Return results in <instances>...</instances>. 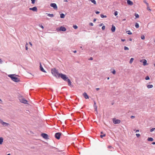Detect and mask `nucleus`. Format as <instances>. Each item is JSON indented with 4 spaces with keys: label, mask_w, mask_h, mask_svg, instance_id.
<instances>
[{
    "label": "nucleus",
    "mask_w": 155,
    "mask_h": 155,
    "mask_svg": "<svg viewBox=\"0 0 155 155\" xmlns=\"http://www.w3.org/2000/svg\"><path fill=\"white\" fill-rule=\"evenodd\" d=\"M15 74H10L8 75V76L11 78L12 80L13 81L16 82H18L20 81V79L15 76Z\"/></svg>",
    "instance_id": "obj_1"
},
{
    "label": "nucleus",
    "mask_w": 155,
    "mask_h": 155,
    "mask_svg": "<svg viewBox=\"0 0 155 155\" xmlns=\"http://www.w3.org/2000/svg\"><path fill=\"white\" fill-rule=\"evenodd\" d=\"M51 72L53 75L57 78H58L59 74H60L58 73V71L55 68L52 69Z\"/></svg>",
    "instance_id": "obj_2"
},
{
    "label": "nucleus",
    "mask_w": 155,
    "mask_h": 155,
    "mask_svg": "<svg viewBox=\"0 0 155 155\" xmlns=\"http://www.w3.org/2000/svg\"><path fill=\"white\" fill-rule=\"evenodd\" d=\"M61 78L64 81H68V77L65 74L62 73H60L59 74V76L58 78Z\"/></svg>",
    "instance_id": "obj_3"
},
{
    "label": "nucleus",
    "mask_w": 155,
    "mask_h": 155,
    "mask_svg": "<svg viewBox=\"0 0 155 155\" xmlns=\"http://www.w3.org/2000/svg\"><path fill=\"white\" fill-rule=\"evenodd\" d=\"M56 30L57 31H66V29L65 27L61 26L60 27L57 28H56Z\"/></svg>",
    "instance_id": "obj_4"
},
{
    "label": "nucleus",
    "mask_w": 155,
    "mask_h": 155,
    "mask_svg": "<svg viewBox=\"0 0 155 155\" xmlns=\"http://www.w3.org/2000/svg\"><path fill=\"white\" fill-rule=\"evenodd\" d=\"M61 134V133L60 132H57L54 135L55 138L57 139H60Z\"/></svg>",
    "instance_id": "obj_5"
},
{
    "label": "nucleus",
    "mask_w": 155,
    "mask_h": 155,
    "mask_svg": "<svg viewBox=\"0 0 155 155\" xmlns=\"http://www.w3.org/2000/svg\"><path fill=\"white\" fill-rule=\"evenodd\" d=\"M41 136L45 139H49L48 136L45 133H42L41 134Z\"/></svg>",
    "instance_id": "obj_6"
},
{
    "label": "nucleus",
    "mask_w": 155,
    "mask_h": 155,
    "mask_svg": "<svg viewBox=\"0 0 155 155\" xmlns=\"http://www.w3.org/2000/svg\"><path fill=\"white\" fill-rule=\"evenodd\" d=\"M50 6L55 10L57 9L58 7L56 4L55 3H51L50 4Z\"/></svg>",
    "instance_id": "obj_7"
},
{
    "label": "nucleus",
    "mask_w": 155,
    "mask_h": 155,
    "mask_svg": "<svg viewBox=\"0 0 155 155\" xmlns=\"http://www.w3.org/2000/svg\"><path fill=\"white\" fill-rule=\"evenodd\" d=\"M140 62H143V64L144 66L148 65V64L147 63V61L146 59H143L140 60Z\"/></svg>",
    "instance_id": "obj_8"
},
{
    "label": "nucleus",
    "mask_w": 155,
    "mask_h": 155,
    "mask_svg": "<svg viewBox=\"0 0 155 155\" xmlns=\"http://www.w3.org/2000/svg\"><path fill=\"white\" fill-rule=\"evenodd\" d=\"M120 122V120L118 119H114L113 120V122L114 124H119Z\"/></svg>",
    "instance_id": "obj_9"
},
{
    "label": "nucleus",
    "mask_w": 155,
    "mask_h": 155,
    "mask_svg": "<svg viewBox=\"0 0 155 155\" xmlns=\"http://www.w3.org/2000/svg\"><path fill=\"white\" fill-rule=\"evenodd\" d=\"M20 102L25 104H27V101L24 98H22L20 99Z\"/></svg>",
    "instance_id": "obj_10"
},
{
    "label": "nucleus",
    "mask_w": 155,
    "mask_h": 155,
    "mask_svg": "<svg viewBox=\"0 0 155 155\" xmlns=\"http://www.w3.org/2000/svg\"><path fill=\"white\" fill-rule=\"evenodd\" d=\"M40 69L41 71L43 72L46 73V72L43 68L41 63H40Z\"/></svg>",
    "instance_id": "obj_11"
},
{
    "label": "nucleus",
    "mask_w": 155,
    "mask_h": 155,
    "mask_svg": "<svg viewBox=\"0 0 155 155\" xmlns=\"http://www.w3.org/2000/svg\"><path fill=\"white\" fill-rule=\"evenodd\" d=\"M127 3L128 5H133V3L130 0H127Z\"/></svg>",
    "instance_id": "obj_12"
},
{
    "label": "nucleus",
    "mask_w": 155,
    "mask_h": 155,
    "mask_svg": "<svg viewBox=\"0 0 155 155\" xmlns=\"http://www.w3.org/2000/svg\"><path fill=\"white\" fill-rule=\"evenodd\" d=\"M2 124L4 126H7L9 125V124L8 123L4 122L2 121L1 122Z\"/></svg>",
    "instance_id": "obj_13"
},
{
    "label": "nucleus",
    "mask_w": 155,
    "mask_h": 155,
    "mask_svg": "<svg viewBox=\"0 0 155 155\" xmlns=\"http://www.w3.org/2000/svg\"><path fill=\"white\" fill-rule=\"evenodd\" d=\"M83 95L86 99H88L89 98L88 96L86 93H84L83 94Z\"/></svg>",
    "instance_id": "obj_14"
},
{
    "label": "nucleus",
    "mask_w": 155,
    "mask_h": 155,
    "mask_svg": "<svg viewBox=\"0 0 155 155\" xmlns=\"http://www.w3.org/2000/svg\"><path fill=\"white\" fill-rule=\"evenodd\" d=\"M115 27L114 25H112L111 30L112 32H114L115 30Z\"/></svg>",
    "instance_id": "obj_15"
},
{
    "label": "nucleus",
    "mask_w": 155,
    "mask_h": 155,
    "mask_svg": "<svg viewBox=\"0 0 155 155\" xmlns=\"http://www.w3.org/2000/svg\"><path fill=\"white\" fill-rule=\"evenodd\" d=\"M34 12H37V8L35 6L32 8V10Z\"/></svg>",
    "instance_id": "obj_16"
},
{
    "label": "nucleus",
    "mask_w": 155,
    "mask_h": 155,
    "mask_svg": "<svg viewBox=\"0 0 155 155\" xmlns=\"http://www.w3.org/2000/svg\"><path fill=\"white\" fill-rule=\"evenodd\" d=\"M3 141V139L2 137H0V144H2Z\"/></svg>",
    "instance_id": "obj_17"
},
{
    "label": "nucleus",
    "mask_w": 155,
    "mask_h": 155,
    "mask_svg": "<svg viewBox=\"0 0 155 155\" xmlns=\"http://www.w3.org/2000/svg\"><path fill=\"white\" fill-rule=\"evenodd\" d=\"M68 85H69L71 87H72L73 86V85L71 84V82L69 79H68Z\"/></svg>",
    "instance_id": "obj_18"
},
{
    "label": "nucleus",
    "mask_w": 155,
    "mask_h": 155,
    "mask_svg": "<svg viewBox=\"0 0 155 155\" xmlns=\"http://www.w3.org/2000/svg\"><path fill=\"white\" fill-rule=\"evenodd\" d=\"M153 87V85H148L147 86V87L148 89L152 88Z\"/></svg>",
    "instance_id": "obj_19"
},
{
    "label": "nucleus",
    "mask_w": 155,
    "mask_h": 155,
    "mask_svg": "<svg viewBox=\"0 0 155 155\" xmlns=\"http://www.w3.org/2000/svg\"><path fill=\"white\" fill-rule=\"evenodd\" d=\"M46 14L48 16L51 17V18H52L54 17V15L53 14L46 13Z\"/></svg>",
    "instance_id": "obj_20"
},
{
    "label": "nucleus",
    "mask_w": 155,
    "mask_h": 155,
    "mask_svg": "<svg viewBox=\"0 0 155 155\" xmlns=\"http://www.w3.org/2000/svg\"><path fill=\"white\" fill-rule=\"evenodd\" d=\"M65 15L63 13H61L60 14V18H64L65 17Z\"/></svg>",
    "instance_id": "obj_21"
},
{
    "label": "nucleus",
    "mask_w": 155,
    "mask_h": 155,
    "mask_svg": "<svg viewBox=\"0 0 155 155\" xmlns=\"http://www.w3.org/2000/svg\"><path fill=\"white\" fill-rule=\"evenodd\" d=\"M93 3L94 5H96V2L95 0H89Z\"/></svg>",
    "instance_id": "obj_22"
},
{
    "label": "nucleus",
    "mask_w": 155,
    "mask_h": 155,
    "mask_svg": "<svg viewBox=\"0 0 155 155\" xmlns=\"http://www.w3.org/2000/svg\"><path fill=\"white\" fill-rule=\"evenodd\" d=\"M147 140L148 141H152L153 140V139L152 137H149L147 139Z\"/></svg>",
    "instance_id": "obj_23"
},
{
    "label": "nucleus",
    "mask_w": 155,
    "mask_h": 155,
    "mask_svg": "<svg viewBox=\"0 0 155 155\" xmlns=\"http://www.w3.org/2000/svg\"><path fill=\"white\" fill-rule=\"evenodd\" d=\"M135 26L136 28H138L139 27V24L137 23H136Z\"/></svg>",
    "instance_id": "obj_24"
},
{
    "label": "nucleus",
    "mask_w": 155,
    "mask_h": 155,
    "mask_svg": "<svg viewBox=\"0 0 155 155\" xmlns=\"http://www.w3.org/2000/svg\"><path fill=\"white\" fill-rule=\"evenodd\" d=\"M134 60V59L133 58H131L130 59V63L131 64L133 62V60Z\"/></svg>",
    "instance_id": "obj_25"
},
{
    "label": "nucleus",
    "mask_w": 155,
    "mask_h": 155,
    "mask_svg": "<svg viewBox=\"0 0 155 155\" xmlns=\"http://www.w3.org/2000/svg\"><path fill=\"white\" fill-rule=\"evenodd\" d=\"M101 17L102 18H106L107 17V16L106 15H104L103 14H101Z\"/></svg>",
    "instance_id": "obj_26"
},
{
    "label": "nucleus",
    "mask_w": 155,
    "mask_h": 155,
    "mask_svg": "<svg viewBox=\"0 0 155 155\" xmlns=\"http://www.w3.org/2000/svg\"><path fill=\"white\" fill-rule=\"evenodd\" d=\"M108 148H110V150L112 151V149H113V148L111 146H108L107 147Z\"/></svg>",
    "instance_id": "obj_27"
},
{
    "label": "nucleus",
    "mask_w": 155,
    "mask_h": 155,
    "mask_svg": "<svg viewBox=\"0 0 155 155\" xmlns=\"http://www.w3.org/2000/svg\"><path fill=\"white\" fill-rule=\"evenodd\" d=\"M141 38L142 39L144 40L145 39V36L143 35H142L141 36Z\"/></svg>",
    "instance_id": "obj_28"
},
{
    "label": "nucleus",
    "mask_w": 155,
    "mask_h": 155,
    "mask_svg": "<svg viewBox=\"0 0 155 155\" xmlns=\"http://www.w3.org/2000/svg\"><path fill=\"white\" fill-rule=\"evenodd\" d=\"M127 34L129 35H131L132 34V33L130 32V31H127Z\"/></svg>",
    "instance_id": "obj_29"
},
{
    "label": "nucleus",
    "mask_w": 155,
    "mask_h": 155,
    "mask_svg": "<svg viewBox=\"0 0 155 155\" xmlns=\"http://www.w3.org/2000/svg\"><path fill=\"white\" fill-rule=\"evenodd\" d=\"M135 16L136 18H139V15L135 13Z\"/></svg>",
    "instance_id": "obj_30"
},
{
    "label": "nucleus",
    "mask_w": 155,
    "mask_h": 155,
    "mask_svg": "<svg viewBox=\"0 0 155 155\" xmlns=\"http://www.w3.org/2000/svg\"><path fill=\"white\" fill-rule=\"evenodd\" d=\"M124 50H129V49L126 46H124Z\"/></svg>",
    "instance_id": "obj_31"
},
{
    "label": "nucleus",
    "mask_w": 155,
    "mask_h": 155,
    "mask_svg": "<svg viewBox=\"0 0 155 155\" xmlns=\"http://www.w3.org/2000/svg\"><path fill=\"white\" fill-rule=\"evenodd\" d=\"M106 135L105 134H104L103 135H101L100 137L101 138H102L103 137H105Z\"/></svg>",
    "instance_id": "obj_32"
},
{
    "label": "nucleus",
    "mask_w": 155,
    "mask_h": 155,
    "mask_svg": "<svg viewBox=\"0 0 155 155\" xmlns=\"http://www.w3.org/2000/svg\"><path fill=\"white\" fill-rule=\"evenodd\" d=\"M73 27L75 29H76L78 28V27L76 25H73Z\"/></svg>",
    "instance_id": "obj_33"
},
{
    "label": "nucleus",
    "mask_w": 155,
    "mask_h": 155,
    "mask_svg": "<svg viewBox=\"0 0 155 155\" xmlns=\"http://www.w3.org/2000/svg\"><path fill=\"white\" fill-rule=\"evenodd\" d=\"M112 72L114 74H116V71L114 69Z\"/></svg>",
    "instance_id": "obj_34"
},
{
    "label": "nucleus",
    "mask_w": 155,
    "mask_h": 155,
    "mask_svg": "<svg viewBox=\"0 0 155 155\" xmlns=\"http://www.w3.org/2000/svg\"><path fill=\"white\" fill-rule=\"evenodd\" d=\"M145 79L147 80H149L150 79V78L148 76H147L145 78Z\"/></svg>",
    "instance_id": "obj_35"
},
{
    "label": "nucleus",
    "mask_w": 155,
    "mask_h": 155,
    "mask_svg": "<svg viewBox=\"0 0 155 155\" xmlns=\"http://www.w3.org/2000/svg\"><path fill=\"white\" fill-rule=\"evenodd\" d=\"M31 3L32 4H34L35 3V0H31Z\"/></svg>",
    "instance_id": "obj_36"
},
{
    "label": "nucleus",
    "mask_w": 155,
    "mask_h": 155,
    "mask_svg": "<svg viewBox=\"0 0 155 155\" xmlns=\"http://www.w3.org/2000/svg\"><path fill=\"white\" fill-rule=\"evenodd\" d=\"M114 15L117 16L118 14V12L117 11H115L114 13Z\"/></svg>",
    "instance_id": "obj_37"
},
{
    "label": "nucleus",
    "mask_w": 155,
    "mask_h": 155,
    "mask_svg": "<svg viewBox=\"0 0 155 155\" xmlns=\"http://www.w3.org/2000/svg\"><path fill=\"white\" fill-rule=\"evenodd\" d=\"M155 128H152L151 129H150V131L151 132L153 131H154V130H155Z\"/></svg>",
    "instance_id": "obj_38"
},
{
    "label": "nucleus",
    "mask_w": 155,
    "mask_h": 155,
    "mask_svg": "<svg viewBox=\"0 0 155 155\" xmlns=\"http://www.w3.org/2000/svg\"><path fill=\"white\" fill-rule=\"evenodd\" d=\"M105 28V26L104 25L102 26V29L104 30Z\"/></svg>",
    "instance_id": "obj_39"
},
{
    "label": "nucleus",
    "mask_w": 155,
    "mask_h": 155,
    "mask_svg": "<svg viewBox=\"0 0 155 155\" xmlns=\"http://www.w3.org/2000/svg\"><path fill=\"white\" fill-rule=\"evenodd\" d=\"M136 136L137 137H138L140 136V135L139 134H136Z\"/></svg>",
    "instance_id": "obj_40"
},
{
    "label": "nucleus",
    "mask_w": 155,
    "mask_h": 155,
    "mask_svg": "<svg viewBox=\"0 0 155 155\" xmlns=\"http://www.w3.org/2000/svg\"><path fill=\"white\" fill-rule=\"evenodd\" d=\"M91 26H93L94 25V24L92 23L91 22L89 24Z\"/></svg>",
    "instance_id": "obj_41"
},
{
    "label": "nucleus",
    "mask_w": 155,
    "mask_h": 155,
    "mask_svg": "<svg viewBox=\"0 0 155 155\" xmlns=\"http://www.w3.org/2000/svg\"><path fill=\"white\" fill-rule=\"evenodd\" d=\"M39 26L41 28L43 29L44 28V26L42 25H39Z\"/></svg>",
    "instance_id": "obj_42"
},
{
    "label": "nucleus",
    "mask_w": 155,
    "mask_h": 155,
    "mask_svg": "<svg viewBox=\"0 0 155 155\" xmlns=\"http://www.w3.org/2000/svg\"><path fill=\"white\" fill-rule=\"evenodd\" d=\"M144 2L146 4V5H147V6H149V4L147 3L145 1Z\"/></svg>",
    "instance_id": "obj_43"
},
{
    "label": "nucleus",
    "mask_w": 155,
    "mask_h": 155,
    "mask_svg": "<svg viewBox=\"0 0 155 155\" xmlns=\"http://www.w3.org/2000/svg\"><path fill=\"white\" fill-rule=\"evenodd\" d=\"M135 117L134 116H131V118H132V119H133Z\"/></svg>",
    "instance_id": "obj_44"
},
{
    "label": "nucleus",
    "mask_w": 155,
    "mask_h": 155,
    "mask_svg": "<svg viewBox=\"0 0 155 155\" xmlns=\"http://www.w3.org/2000/svg\"><path fill=\"white\" fill-rule=\"evenodd\" d=\"M95 13L96 14H99L100 13V12H99V11H97V12H96Z\"/></svg>",
    "instance_id": "obj_45"
},
{
    "label": "nucleus",
    "mask_w": 155,
    "mask_h": 155,
    "mask_svg": "<svg viewBox=\"0 0 155 155\" xmlns=\"http://www.w3.org/2000/svg\"><path fill=\"white\" fill-rule=\"evenodd\" d=\"M2 62H3L2 61V59H1L0 58V63L2 64Z\"/></svg>",
    "instance_id": "obj_46"
},
{
    "label": "nucleus",
    "mask_w": 155,
    "mask_h": 155,
    "mask_svg": "<svg viewBox=\"0 0 155 155\" xmlns=\"http://www.w3.org/2000/svg\"><path fill=\"white\" fill-rule=\"evenodd\" d=\"M94 107H95V110H97V106L95 105L94 106Z\"/></svg>",
    "instance_id": "obj_47"
},
{
    "label": "nucleus",
    "mask_w": 155,
    "mask_h": 155,
    "mask_svg": "<svg viewBox=\"0 0 155 155\" xmlns=\"http://www.w3.org/2000/svg\"><path fill=\"white\" fill-rule=\"evenodd\" d=\"M28 49V47L26 46H25V49L26 50H27Z\"/></svg>",
    "instance_id": "obj_48"
},
{
    "label": "nucleus",
    "mask_w": 155,
    "mask_h": 155,
    "mask_svg": "<svg viewBox=\"0 0 155 155\" xmlns=\"http://www.w3.org/2000/svg\"><path fill=\"white\" fill-rule=\"evenodd\" d=\"M147 9L148 10H150V11H151V9L149 7V6H147Z\"/></svg>",
    "instance_id": "obj_49"
},
{
    "label": "nucleus",
    "mask_w": 155,
    "mask_h": 155,
    "mask_svg": "<svg viewBox=\"0 0 155 155\" xmlns=\"http://www.w3.org/2000/svg\"><path fill=\"white\" fill-rule=\"evenodd\" d=\"M102 25H103V24H100L99 25V26H102Z\"/></svg>",
    "instance_id": "obj_50"
},
{
    "label": "nucleus",
    "mask_w": 155,
    "mask_h": 155,
    "mask_svg": "<svg viewBox=\"0 0 155 155\" xmlns=\"http://www.w3.org/2000/svg\"><path fill=\"white\" fill-rule=\"evenodd\" d=\"M29 44L31 45H32V43L31 42H29Z\"/></svg>",
    "instance_id": "obj_51"
},
{
    "label": "nucleus",
    "mask_w": 155,
    "mask_h": 155,
    "mask_svg": "<svg viewBox=\"0 0 155 155\" xmlns=\"http://www.w3.org/2000/svg\"><path fill=\"white\" fill-rule=\"evenodd\" d=\"M29 10H32V8H29Z\"/></svg>",
    "instance_id": "obj_52"
},
{
    "label": "nucleus",
    "mask_w": 155,
    "mask_h": 155,
    "mask_svg": "<svg viewBox=\"0 0 155 155\" xmlns=\"http://www.w3.org/2000/svg\"><path fill=\"white\" fill-rule=\"evenodd\" d=\"M121 41H125V39H122L121 40Z\"/></svg>",
    "instance_id": "obj_53"
},
{
    "label": "nucleus",
    "mask_w": 155,
    "mask_h": 155,
    "mask_svg": "<svg viewBox=\"0 0 155 155\" xmlns=\"http://www.w3.org/2000/svg\"><path fill=\"white\" fill-rule=\"evenodd\" d=\"M99 88H96V90H97V91H98V90H99Z\"/></svg>",
    "instance_id": "obj_54"
},
{
    "label": "nucleus",
    "mask_w": 155,
    "mask_h": 155,
    "mask_svg": "<svg viewBox=\"0 0 155 155\" xmlns=\"http://www.w3.org/2000/svg\"><path fill=\"white\" fill-rule=\"evenodd\" d=\"M139 132V130H137L136 131V132Z\"/></svg>",
    "instance_id": "obj_55"
},
{
    "label": "nucleus",
    "mask_w": 155,
    "mask_h": 155,
    "mask_svg": "<svg viewBox=\"0 0 155 155\" xmlns=\"http://www.w3.org/2000/svg\"><path fill=\"white\" fill-rule=\"evenodd\" d=\"M152 144H153V145L155 144V142H152Z\"/></svg>",
    "instance_id": "obj_56"
},
{
    "label": "nucleus",
    "mask_w": 155,
    "mask_h": 155,
    "mask_svg": "<svg viewBox=\"0 0 155 155\" xmlns=\"http://www.w3.org/2000/svg\"><path fill=\"white\" fill-rule=\"evenodd\" d=\"M96 105V102L95 101L94 102V106Z\"/></svg>",
    "instance_id": "obj_57"
},
{
    "label": "nucleus",
    "mask_w": 155,
    "mask_h": 155,
    "mask_svg": "<svg viewBox=\"0 0 155 155\" xmlns=\"http://www.w3.org/2000/svg\"><path fill=\"white\" fill-rule=\"evenodd\" d=\"M96 19L95 18L94 19V22H95V21H96Z\"/></svg>",
    "instance_id": "obj_58"
},
{
    "label": "nucleus",
    "mask_w": 155,
    "mask_h": 155,
    "mask_svg": "<svg viewBox=\"0 0 155 155\" xmlns=\"http://www.w3.org/2000/svg\"><path fill=\"white\" fill-rule=\"evenodd\" d=\"M76 52H77V51L76 50L74 51V53H76Z\"/></svg>",
    "instance_id": "obj_59"
},
{
    "label": "nucleus",
    "mask_w": 155,
    "mask_h": 155,
    "mask_svg": "<svg viewBox=\"0 0 155 155\" xmlns=\"http://www.w3.org/2000/svg\"><path fill=\"white\" fill-rule=\"evenodd\" d=\"M126 20V19H123V21H125Z\"/></svg>",
    "instance_id": "obj_60"
},
{
    "label": "nucleus",
    "mask_w": 155,
    "mask_h": 155,
    "mask_svg": "<svg viewBox=\"0 0 155 155\" xmlns=\"http://www.w3.org/2000/svg\"><path fill=\"white\" fill-rule=\"evenodd\" d=\"M92 59H93V58H90V60H92Z\"/></svg>",
    "instance_id": "obj_61"
},
{
    "label": "nucleus",
    "mask_w": 155,
    "mask_h": 155,
    "mask_svg": "<svg viewBox=\"0 0 155 155\" xmlns=\"http://www.w3.org/2000/svg\"><path fill=\"white\" fill-rule=\"evenodd\" d=\"M7 155H11V154L10 153H8L7 154Z\"/></svg>",
    "instance_id": "obj_62"
},
{
    "label": "nucleus",
    "mask_w": 155,
    "mask_h": 155,
    "mask_svg": "<svg viewBox=\"0 0 155 155\" xmlns=\"http://www.w3.org/2000/svg\"><path fill=\"white\" fill-rule=\"evenodd\" d=\"M101 134H103V132H101Z\"/></svg>",
    "instance_id": "obj_63"
},
{
    "label": "nucleus",
    "mask_w": 155,
    "mask_h": 155,
    "mask_svg": "<svg viewBox=\"0 0 155 155\" xmlns=\"http://www.w3.org/2000/svg\"><path fill=\"white\" fill-rule=\"evenodd\" d=\"M65 1L67 2H68V1L67 0H65Z\"/></svg>",
    "instance_id": "obj_64"
}]
</instances>
